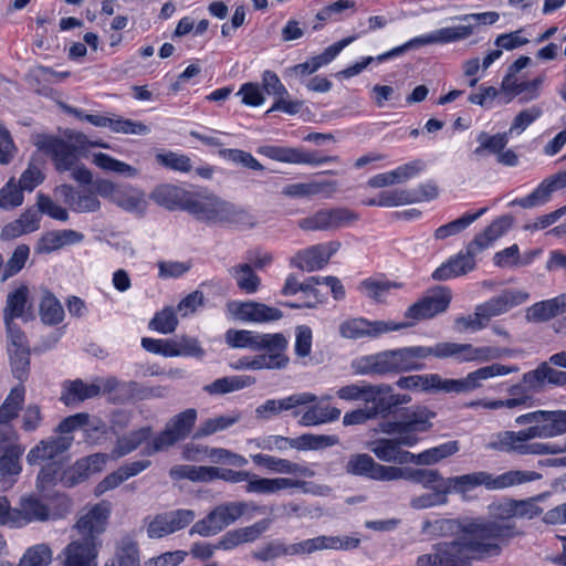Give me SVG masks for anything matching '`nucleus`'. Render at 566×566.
Segmentation results:
<instances>
[{"mask_svg":"<svg viewBox=\"0 0 566 566\" xmlns=\"http://www.w3.org/2000/svg\"><path fill=\"white\" fill-rule=\"evenodd\" d=\"M111 511V504L106 501L82 510L75 525L77 536L101 542L99 537L107 528Z\"/></svg>","mask_w":566,"mask_h":566,"instance_id":"a211bd4d","label":"nucleus"},{"mask_svg":"<svg viewBox=\"0 0 566 566\" xmlns=\"http://www.w3.org/2000/svg\"><path fill=\"white\" fill-rule=\"evenodd\" d=\"M340 248L338 241L318 243L306 249L297 251L290 260L293 268L306 272H313L323 269L328 264L332 255Z\"/></svg>","mask_w":566,"mask_h":566,"instance_id":"4be33fe9","label":"nucleus"},{"mask_svg":"<svg viewBox=\"0 0 566 566\" xmlns=\"http://www.w3.org/2000/svg\"><path fill=\"white\" fill-rule=\"evenodd\" d=\"M254 464L266 468L271 472L279 474H300L310 476L312 473L310 470L301 464L292 462L287 459L276 458L273 455L258 453L251 455Z\"/></svg>","mask_w":566,"mask_h":566,"instance_id":"37998d69","label":"nucleus"},{"mask_svg":"<svg viewBox=\"0 0 566 566\" xmlns=\"http://www.w3.org/2000/svg\"><path fill=\"white\" fill-rule=\"evenodd\" d=\"M71 135L65 133L64 137L36 133L32 136L34 146L51 157L56 170L66 171L71 169Z\"/></svg>","mask_w":566,"mask_h":566,"instance_id":"412c9836","label":"nucleus"},{"mask_svg":"<svg viewBox=\"0 0 566 566\" xmlns=\"http://www.w3.org/2000/svg\"><path fill=\"white\" fill-rule=\"evenodd\" d=\"M517 352L512 348L496 346H474L470 343L440 342L433 346H410L387 349L364 355L352 361L355 375L384 376L400 374L423 368L422 360L433 356L438 359L452 358L459 364H484L505 357H513Z\"/></svg>","mask_w":566,"mask_h":566,"instance_id":"f257e3e1","label":"nucleus"},{"mask_svg":"<svg viewBox=\"0 0 566 566\" xmlns=\"http://www.w3.org/2000/svg\"><path fill=\"white\" fill-rule=\"evenodd\" d=\"M229 274L235 280L238 287L247 294H254L259 291L261 279L254 273L251 265L238 264L229 269Z\"/></svg>","mask_w":566,"mask_h":566,"instance_id":"5fc2aeb1","label":"nucleus"},{"mask_svg":"<svg viewBox=\"0 0 566 566\" xmlns=\"http://www.w3.org/2000/svg\"><path fill=\"white\" fill-rule=\"evenodd\" d=\"M172 479H188L193 482H209L221 479L231 483H250L253 473L249 471H234L217 467L176 465L170 469Z\"/></svg>","mask_w":566,"mask_h":566,"instance_id":"2eb2a0df","label":"nucleus"},{"mask_svg":"<svg viewBox=\"0 0 566 566\" xmlns=\"http://www.w3.org/2000/svg\"><path fill=\"white\" fill-rule=\"evenodd\" d=\"M71 416L64 418L54 433L40 440L27 454L30 465L45 463L36 478V489L48 497L64 495L71 488Z\"/></svg>","mask_w":566,"mask_h":566,"instance_id":"7ed1b4c3","label":"nucleus"},{"mask_svg":"<svg viewBox=\"0 0 566 566\" xmlns=\"http://www.w3.org/2000/svg\"><path fill=\"white\" fill-rule=\"evenodd\" d=\"M339 442L337 436L305 433L295 438V449L297 450H318L336 446Z\"/></svg>","mask_w":566,"mask_h":566,"instance_id":"69168bd1","label":"nucleus"},{"mask_svg":"<svg viewBox=\"0 0 566 566\" xmlns=\"http://www.w3.org/2000/svg\"><path fill=\"white\" fill-rule=\"evenodd\" d=\"M359 543V538L355 537L322 535L289 545L279 542L269 543L255 551L253 556L260 560H270L287 555H307L323 549L348 551L358 547Z\"/></svg>","mask_w":566,"mask_h":566,"instance_id":"6e6552de","label":"nucleus"},{"mask_svg":"<svg viewBox=\"0 0 566 566\" xmlns=\"http://www.w3.org/2000/svg\"><path fill=\"white\" fill-rule=\"evenodd\" d=\"M140 551L138 542L132 535L119 537L114 544V554L104 566H139Z\"/></svg>","mask_w":566,"mask_h":566,"instance_id":"f704fd0d","label":"nucleus"},{"mask_svg":"<svg viewBox=\"0 0 566 566\" xmlns=\"http://www.w3.org/2000/svg\"><path fill=\"white\" fill-rule=\"evenodd\" d=\"M27 301L28 287L25 286H20L14 292L10 293L7 298L4 321H13L14 318L22 316Z\"/></svg>","mask_w":566,"mask_h":566,"instance_id":"338daca9","label":"nucleus"},{"mask_svg":"<svg viewBox=\"0 0 566 566\" xmlns=\"http://www.w3.org/2000/svg\"><path fill=\"white\" fill-rule=\"evenodd\" d=\"M542 512L543 510L534 500H504L490 505L492 520H484V523H494L499 526H509L513 528V533L511 535L497 538L496 543L502 546L504 542L521 533L513 522L514 518L531 520L541 515Z\"/></svg>","mask_w":566,"mask_h":566,"instance_id":"9d476101","label":"nucleus"},{"mask_svg":"<svg viewBox=\"0 0 566 566\" xmlns=\"http://www.w3.org/2000/svg\"><path fill=\"white\" fill-rule=\"evenodd\" d=\"M150 198L159 206L169 210L185 209L191 201L192 196H189L184 189L172 185H160L154 189Z\"/></svg>","mask_w":566,"mask_h":566,"instance_id":"ea45409f","label":"nucleus"},{"mask_svg":"<svg viewBox=\"0 0 566 566\" xmlns=\"http://www.w3.org/2000/svg\"><path fill=\"white\" fill-rule=\"evenodd\" d=\"M345 471L350 475L376 481H396L403 475L402 468L380 464L366 453L352 454L345 465Z\"/></svg>","mask_w":566,"mask_h":566,"instance_id":"f3484780","label":"nucleus"},{"mask_svg":"<svg viewBox=\"0 0 566 566\" xmlns=\"http://www.w3.org/2000/svg\"><path fill=\"white\" fill-rule=\"evenodd\" d=\"M92 163L105 171H111L127 177H136L138 175V170L135 167L113 158L112 156L104 153L92 154Z\"/></svg>","mask_w":566,"mask_h":566,"instance_id":"052dcab7","label":"nucleus"},{"mask_svg":"<svg viewBox=\"0 0 566 566\" xmlns=\"http://www.w3.org/2000/svg\"><path fill=\"white\" fill-rule=\"evenodd\" d=\"M528 298L530 294L526 291L509 289L479 306L486 315L488 322H490L492 317L509 312L512 307L525 303Z\"/></svg>","mask_w":566,"mask_h":566,"instance_id":"bb28decb","label":"nucleus"},{"mask_svg":"<svg viewBox=\"0 0 566 566\" xmlns=\"http://www.w3.org/2000/svg\"><path fill=\"white\" fill-rule=\"evenodd\" d=\"M402 283L382 277H367L359 282L357 290L366 298L375 303H385L392 290L401 289Z\"/></svg>","mask_w":566,"mask_h":566,"instance_id":"4c0bfd02","label":"nucleus"},{"mask_svg":"<svg viewBox=\"0 0 566 566\" xmlns=\"http://www.w3.org/2000/svg\"><path fill=\"white\" fill-rule=\"evenodd\" d=\"M196 420L197 410L193 408L186 409L185 411L174 416L167 422L165 429L151 441L146 443L144 453L153 455L172 447L178 441L186 439L191 432Z\"/></svg>","mask_w":566,"mask_h":566,"instance_id":"f8f14e48","label":"nucleus"},{"mask_svg":"<svg viewBox=\"0 0 566 566\" xmlns=\"http://www.w3.org/2000/svg\"><path fill=\"white\" fill-rule=\"evenodd\" d=\"M264 507L252 502H224L213 507L206 517L197 521L190 528V535L209 537L219 534L242 516L252 518L255 513H263Z\"/></svg>","mask_w":566,"mask_h":566,"instance_id":"1a4fd4ad","label":"nucleus"},{"mask_svg":"<svg viewBox=\"0 0 566 566\" xmlns=\"http://www.w3.org/2000/svg\"><path fill=\"white\" fill-rule=\"evenodd\" d=\"M15 511L17 527L36 522H45L51 517H55V514L51 513L49 506L33 494L21 496Z\"/></svg>","mask_w":566,"mask_h":566,"instance_id":"393cba45","label":"nucleus"},{"mask_svg":"<svg viewBox=\"0 0 566 566\" xmlns=\"http://www.w3.org/2000/svg\"><path fill=\"white\" fill-rule=\"evenodd\" d=\"M25 389L23 386H17L11 389L3 403L0 406V426H7L14 419L24 401Z\"/></svg>","mask_w":566,"mask_h":566,"instance_id":"4d7b16f0","label":"nucleus"},{"mask_svg":"<svg viewBox=\"0 0 566 566\" xmlns=\"http://www.w3.org/2000/svg\"><path fill=\"white\" fill-rule=\"evenodd\" d=\"M405 324H395L386 321H368L363 317L345 319L339 325V335L347 339L376 338L385 333L398 331Z\"/></svg>","mask_w":566,"mask_h":566,"instance_id":"5701e85b","label":"nucleus"},{"mask_svg":"<svg viewBox=\"0 0 566 566\" xmlns=\"http://www.w3.org/2000/svg\"><path fill=\"white\" fill-rule=\"evenodd\" d=\"M114 205L137 217H144L148 208L146 193L130 185L122 186Z\"/></svg>","mask_w":566,"mask_h":566,"instance_id":"58836bf2","label":"nucleus"},{"mask_svg":"<svg viewBox=\"0 0 566 566\" xmlns=\"http://www.w3.org/2000/svg\"><path fill=\"white\" fill-rule=\"evenodd\" d=\"M486 208H481L474 213H467L447 224L440 226L436 229L433 237L436 240H444L449 237L455 235L467 229L470 224H472L475 220H478L482 214H484Z\"/></svg>","mask_w":566,"mask_h":566,"instance_id":"6e6d98bb","label":"nucleus"},{"mask_svg":"<svg viewBox=\"0 0 566 566\" xmlns=\"http://www.w3.org/2000/svg\"><path fill=\"white\" fill-rule=\"evenodd\" d=\"M459 450L460 446L458 441H448L437 447L427 449L418 454L412 453V464L432 465L455 454Z\"/></svg>","mask_w":566,"mask_h":566,"instance_id":"49530a36","label":"nucleus"},{"mask_svg":"<svg viewBox=\"0 0 566 566\" xmlns=\"http://www.w3.org/2000/svg\"><path fill=\"white\" fill-rule=\"evenodd\" d=\"M151 430L149 427L140 428L136 431H133L122 438H119L116 442L115 448L109 454V458L113 460H117L134 450H136L143 442L147 441L150 437Z\"/></svg>","mask_w":566,"mask_h":566,"instance_id":"3c124183","label":"nucleus"},{"mask_svg":"<svg viewBox=\"0 0 566 566\" xmlns=\"http://www.w3.org/2000/svg\"><path fill=\"white\" fill-rule=\"evenodd\" d=\"M258 151L270 159L287 164L319 166L325 163L338 161L337 156H322L317 151H306L293 147L265 145Z\"/></svg>","mask_w":566,"mask_h":566,"instance_id":"aec40b11","label":"nucleus"},{"mask_svg":"<svg viewBox=\"0 0 566 566\" xmlns=\"http://www.w3.org/2000/svg\"><path fill=\"white\" fill-rule=\"evenodd\" d=\"M317 401V397L312 392H300L291 395L283 399H269L255 409L256 417L269 418L281 411L291 410L297 406H304Z\"/></svg>","mask_w":566,"mask_h":566,"instance_id":"72a5a7b5","label":"nucleus"},{"mask_svg":"<svg viewBox=\"0 0 566 566\" xmlns=\"http://www.w3.org/2000/svg\"><path fill=\"white\" fill-rule=\"evenodd\" d=\"M499 527L494 523H484L482 517H460V518H440L436 521H427L422 525V532L440 536H464L474 535L476 532L490 531V528Z\"/></svg>","mask_w":566,"mask_h":566,"instance_id":"4468645a","label":"nucleus"},{"mask_svg":"<svg viewBox=\"0 0 566 566\" xmlns=\"http://www.w3.org/2000/svg\"><path fill=\"white\" fill-rule=\"evenodd\" d=\"M304 481L293 480L289 478H262L258 474L252 475L249 484L245 485L248 493L273 495L279 494L283 490L301 488Z\"/></svg>","mask_w":566,"mask_h":566,"instance_id":"473e14b6","label":"nucleus"},{"mask_svg":"<svg viewBox=\"0 0 566 566\" xmlns=\"http://www.w3.org/2000/svg\"><path fill=\"white\" fill-rule=\"evenodd\" d=\"M512 226V218L503 216L495 219L489 227L481 233L476 234L472 241H470L465 249L473 256H478L484 250L493 245V243L504 235Z\"/></svg>","mask_w":566,"mask_h":566,"instance_id":"cd10ccee","label":"nucleus"},{"mask_svg":"<svg viewBox=\"0 0 566 566\" xmlns=\"http://www.w3.org/2000/svg\"><path fill=\"white\" fill-rule=\"evenodd\" d=\"M101 202L92 187H77L73 190V212H94Z\"/></svg>","mask_w":566,"mask_h":566,"instance_id":"0e129e2a","label":"nucleus"},{"mask_svg":"<svg viewBox=\"0 0 566 566\" xmlns=\"http://www.w3.org/2000/svg\"><path fill=\"white\" fill-rule=\"evenodd\" d=\"M187 210L198 220L209 224L233 226L251 229L254 217L245 209L214 195H196L187 205Z\"/></svg>","mask_w":566,"mask_h":566,"instance_id":"423d86ee","label":"nucleus"},{"mask_svg":"<svg viewBox=\"0 0 566 566\" xmlns=\"http://www.w3.org/2000/svg\"><path fill=\"white\" fill-rule=\"evenodd\" d=\"M566 187V172H559L544 179L528 196L516 199L515 205L530 209L546 203L554 191Z\"/></svg>","mask_w":566,"mask_h":566,"instance_id":"c85d7f7f","label":"nucleus"},{"mask_svg":"<svg viewBox=\"0 0 566 566\" xmlns=\"http://www.w3.org/2000/svg\"><path fill=\"white\" fill-rule=\"evenodd\" d=\"M400 479L411 480L432 491L446 488V479L433 469H403V475Z\"/></svg>","mask_w":566,"mask_h":566,"instance_id":"09e8293b","label":"nucleus"},{"mask_svg":"<svg viewBox=\"0 0 566 566\" xmlns=\"http://www.w3.org/2000/svg\"><path fill=\"white\" fill-rule=\"evenodd\" d=\"M517 426H528L520 431H501L493 434L486 449L517 454L546 455L566 452L563 442H539L536 439H551L566 433V410H535L515 418Z\"/></svg>","mask_w":566,"mask_h":566,"instance_id":"f03ea898","label":"nucleus"},{"mask_svg":"<svg viewBox=\"0 0 566 566\" xmlns=\"http://www.w3.org/2000/svg\"><path fill=\"white\" fill-rule=\"evenodd\" d=\"M542 474L535 471L510 470L500 475H493L486 471H475L458 476L446 479L444 491L458 493L462 496L478 486H485L488 490H503L510 486L537 481Z\"/></svg>","mask_w":566,"mask_h":566,"instance_id":"0eeeda50","label":"nucleus"},{"mask_svg":"<svg viewBox=\"0 0 566 566\" xmlns=\"http://www.w3.org/2000/svg\"><path fill=\"white\" fill-rule=\"evenodd\" d=\"M19 447L8 444L0 447V488L8 489L13 485L15 478L20 474L21 465Z\"/></svg>","mask_w":566,"mask_h":566,"instance_id":"e433bc0d","label":"nucleus"},{"mask_svg":"<svg viewBox=\"0 0 566 566\" xmlns=\"http://www.w3.org/2000/svg\"><path fill=\"white\" fill-rule=\"evenodd\" d=\"M391 391L388 384H367L365 381L349 384L338 388L336 396L345 401H363L365 405H376V397Z\"/></svg>","mask_w":566,"mask_h":566,"instance_id":"a878e982","label":"nucleus"},{"mask_svg":"<svg viewBox=\"0 0 566 566\" xmlns=\"http://www.w3.org/2000/svg\"><path fill=\"white\" fill-rule=\"evenodd\" d=\"M53 552L48 544L41 543L25 549L19 566H48L52 563Z\"/></svg>","mask_w":566,"mask_h":566,"instance_id":"680f3d73","label":"nucleus"},{"mask_svg":"<svg viewBox=\"0 0 566 566\" xmlns=\"http://www.w3.org/2000/svg\"><path fill=\"white\" fill-rule=\"evenodd\" d=\"M108 459L109 455L106 453H94L77 460L73 464V482L75 479L85 480L99 473L105 468Z\"/></svg>","mask_w":566,"mask_h":566,"instance_id":"8fccbe9b","label":"nucleus"},{"mask_svg":"<svg viewBox=\"0 0 566 566\" xmlns=\"http://www.w3.org/2000/svg\"><path fill=\"white\" fill-rule=\"evenodd\" d=\"M423 169L420 160L411 161L399 166L391 171L381 172L368 179V186L371 188H384L406 182L417 176Z\"/></svg>","mask_w":566,"mask_h":566,"instance_id":"2f4dec72","label":"nucleus"},{"mask_svg":"<svg viewBox=\"0 0 566 566\" xmlns=\"http://www.w3.org/2000/svg\"><path fill=\"white\" fill-rule=\"evenodd\" d=\"M178 326L176 311L172 307H165L157 312L149 322V328L161 334H171Z\"/></svg>","mask_w":566,"mask_h":566,"instance_id":"774afa93","label":"nucleus"},{"mask_svg":"<svg viewBox=\"0 0 566 566\" xmlns=\"http://www.w3.org/2000/svg\"><path fill=\"white\" fill-rule=\"evenodd\" d=\"M511 134L509 132L499 133L495 135H489L485 132H482L478 136L479 147H476L473 151L474 155L482 157L486 153L499 155L501 150L505 149L509 143V136Z\"/></svg>","mask_w":566,"mask_h":566,"instance_id":"13d9d810","label":"nucleus"},{"mask_svg":"<svg viewBox=\"0 0 566 566\" xmlns=\"http://www.w3.org/2000/svg\"><path fill=\"white\" fill-rule=\"evenodd\" d=\"M101 542L77 536L73 539V566H97Z\"/></svg>","mask_w":566,"mask_h":566,"instance_id":"de8ad7c7","label":"nucleus"},{"mask_svg":"<svg viewBox=\"0 0 566 566\" xmlns=\"http://www.w3.org/2000/svg\"><path fill=\"white\" fill-rule=\"evenodd\" d=\"M475 265V256L465 249V251L459 252L436 269L432 273V279L436 281H447L458 277L473 271Z\"/></svg>","mask_w":566,"mask_h":566,"instance_id":"7c9ffc66","label":"nucleus"},{"mask_svg":"<svg viewBox=\"0 0 566 566\" xmlns=\"http://www.w3.org/2000/svg\"><path fill=\"white\" fill-rule=\"evenodd\" d=\"M226 343L232 348H249L254 352L287 349L289 339L283 333L262 334L248 329L230 328L224 335Z\"/></svg>","mask_w":566,"mask_h":566,"instance_id":"ddd939ff","label":"nucleus"},{"mask_svg":"<svg viewBox=\"0 0 566 566\" xmlns=\"http://www.w3.org/2000/svg\"><path fill=\"white\" fill-rule=\"evenodd\" d=\"M73 432H81L88 443H98L106 433V423L88 413L73 415Z\"/></svg>","mask_w":566,"mask_h":566,"instance_id":"c03bdc74","label":"nucleus"},{"mask_svg":"<svg viewBox=\"0 0 566 566\" xmlns=\"http://www.w3.org/2000/svg\"><path fill=\"white\" fill-rule=\"evenodd\" d=\"M290 363L286 349L265 352L253 357H243L233 366L234 369L261 370L284 369Z\"/></svg>","mask_w":566,"mask_h":566,"instance_id":"c756f323","label":"nucleus"},{"mask_svg":"<svg viewBox=\"0 0 566 566\" xmlns=\"http://www.w3.org/2000/svg\"><path fill=\"white\" fill-rule=\"evenodd\" d=\"M474 30L475 25L473 23L441 28L431 33L416 36L399 46H396L382 54H379L377 56V60L378 62H384L397 57L406 53L408 50L417 49L424 45L447 44L462 41L470 38L474 33Z\"/></svg>","mask_w":566,"mask_h":566,"instance_id":"9b49d317","label":"nucleus"},{"mask_svg":"<svg viewBox=\"0 0 566 566\" xmlns=\"http://www.w3.org/2000/svg\"><path fill=\"white\" fill-rule=\"evenodd\" d=\"M71 241V231L55 230L41 235L35 245L36 253H51L69 244Z\"/></svg>","mask_w":566,"mask_h":566,"instance_id":"e2e57ef3","label":"nucleus"},{"mask_svg":"<svg viewBox=\"0 0 566 566\" xmlns=\"http://www.w3.org/2000/svg\"><path fill=\"white\" fill-rule=\"evenodd\" d=\"M228 311L235 319L254 324L272 323L283 317L280 308L255 301L230 302Z\"/></svg>","mask_w":566,"mask_h":566,"instance_id":"b1692460","label":"nucleus"},{"mask_svg":"<svg viewBox=\"0 0 566 566\" xmlns=\"http://www.w3.org/2000/svg\"><path fill=\"white\" fill-rule=\"evenodd\" d=\"M358 220V214L347 208L319 209L297 221L303 231H335Z\"/></svg>","mask_w":566,"mask_h":566,"instance_id":"dca6fc26","label":"nucleus"},{"mask_svg":"<svg viewBox=\"0 0 566 566\" xmlns=\"http://www.w3.org/2000/svg\"><path fill=\"white\" fill-rule=\"evenodd\" d=\"M242 419L240 411L233 410L224 415H216L199 424L193 433V439H203L214 433L226 431Z\"/></svg>","mask_w":566,"mask_h":566,"instance_id":"a18cd8bd","label":"nucleus"},{"mask_svg":"<svg viewBox=\"0 0 566 566\" xmlns=\"http://www.w3.org/2000/svg\"><path fill=\"white\" fill-rule=\"evenodd\" d=\"M338 184L335 180L296 182L286 185L282 193L291 198H310L323 195L325 198L332 197L337 190Z\"/></svg>","mask_w":566,"mask_h":566,"instance_id":"c9c22d12","label":"nucleus"},{"mask_svg":"<svg viewBox=\"0 0 566 566\" xmlns=\"http://www.w3.org/2000/svg\"><path fill=\"white\" fill-rule=\"evenodd\" d=\"M523 29L502 33L496 36L494 41L495 50L490 51L482 61V69L488 70L496 60H499L503 50L512 51L523 45H526L530 40L522 35Z\"/></svg>","mask_w":566,"mask_h":566,"instance_id":"a19ab883","label":"nucleus"},{"mask_svg":"<svg viewBox=\"0 0 566 566\" xmlns=\"http://www.w3.org/2000/svg\"><path fill=\"white\" fill-rule=\"evenodd\" d=\"M40 316L43 323L55 325L62 322L64 310L59 300L49 291H43L40 301Z\"/></svg>","mask_w":566,"mask_h":566,"instance_id":"bf43d9fd","label":"nucleus"},{"mask_svg":"<svg viewBox=\"0 0 566 566\" xmlns=\"http://www.w3.org/2000/svg\"><path fill=\"white\" fill-rule=\"evenodd\" d=\"M437 413L426 406H412L403 410L400 419L388 421L381 431L394 438H381L370 443V451L384 462L397 464L412 463V453L402 447L411 448L419 441V434L430 431Z\"/></svg>","mask_w":566,"mask_h":566,"instance_id":"20e7f679","label":"nucleus"},{"mask_svg":"<svg viewBox=\"0 0 566 566\" xmlns=\"http://www.w3.org/2000/svg\"><path fill=\"white\" fill-rule=\"evenodd\" d=\"M512 533V527L499 526L476 532L474 535L459 536L451 542L438 543L432 549L438 554L440 566H468L473 560L499 556L502 546L496 543L497 538Z\"/></svg>","mask_w":566,"mask_h":566,"instance_id":"39448f33","label":"nucleus"},{"mask_svg":"<svg viewBox=\"0 0 566 566\" xmlns=\"http://www.w3.org/2000/svg\"><path fill=\"white\" fill-rule=\"evenodd\" d=\"M451 302V291L444 286L429 290L423 297L409 306L405 313L407 318L422 321L443 313Z\"/></svg>","mask_w":566,"mask_h":566,"instance_id":"6ab92c4d","label":"nucleus"},{"mask_svg":"<svg viewBox=\"0 0 566 566\" xmlns=\"http://www.w3.org/2000/svg\"><path fill=\"white\" fill-rule=\"evenodd\" d=\"M518 370L520 368L515 365L506 366L499 363L479 367L465 376L469 392L481 389L489 379L506 376L511 373H517Z\"/></svg>","mask_w":566,"mask_h":566,"instance_id":"79ce46f5","label":"nucleus"},{"mask_svg":"<svg viewBox=\"0 0 566 566\" xmlns=\"http://www.w3.org/2000/svg\"><path fill=\"white\" fill-rule=\"evenodd\" d=\"M254 382L251 376H229L218 378L203 387V390L210 395H224L245 388Z\"/></svg>","mask_w":566,"mask_h":566,"instance_id":"864d4df0","label":"nucleus"},{"mask_svg":"<svg viewBox=\"0 0 566 566\" xmlns=\"http://www.w3.org/2000/svg\"><path fill=\"white\" fill-rule=\"evenodd\" d=\"M340 413V409L336 407L314 405L302 415L298 422L304 427L318 426L336 421Z\"/></svg>","mask_w":566,"mask_h":566,"instance_id":"603ef678","label":"nucleus"}]
</instances>
